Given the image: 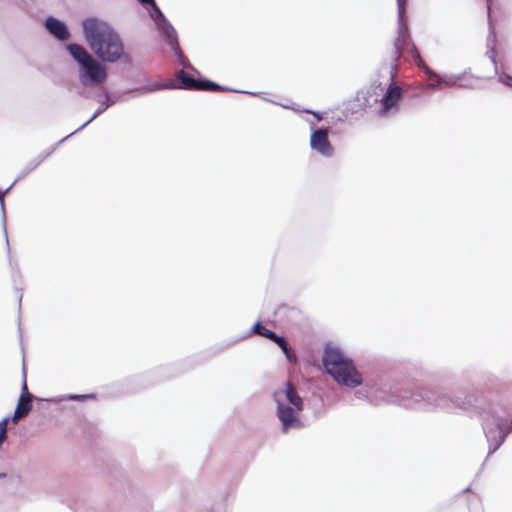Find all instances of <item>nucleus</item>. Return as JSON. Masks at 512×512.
<instances>
[{"mask_svg": "<svg viewBox=\"0 0 512 512\" xmlns=\"http://www.w3.org/2000/svg\"><path fill=\"white\" fill-rule=\"evenodd\" d=\"M323 365L338 383L348 387H356L362 383L361 374L356 370L352 361L337 348L325 349Z\"/></svg>", "mask_w": 512, "mask_h": 512, "instance_id": "obj_3", "label": "nucleus"}, {"mask_svg": "<svg viewBox=\"0 0 512 512\" xmlns=\"http://www.w3.org/2000/svg\"><path fill=\"white\" fill-rule=\"evenodd\" d=\"M405 51L411 52L416 58H420V54L415 45L411 42L409 35L405 31H400L394 42L393 59L397 61Z\"/></svg>", "mask_w": 512, "mask_h": 512, "instance_id": "obj_9", "label": "nucleus"}, {"mask_svg": "<svg viewBox=\"0 0 512 512\" xmlns=\"http://www.w3.org/2000/svg\"><path fill=\"white\" fill-rule=\"evenodd\" d=\"M140 3L142 4H149L151 5L156 11H158L160 13V10L158 9V7L156 6L155 4V1L154 0H138Z\"/></svg>", "mask_w": 512, "mask_h": 512, "instance_id": "obj_19", "label": "nucleus"}, {"mask_svg": "<svg viewBox=\"0 0 512 512\" xmlns=\"http://www.w3.org/2000/svg\"><path fill=\"white\" fill-rule=\"evenodd\" d=\"M253 331L257 335H260L262 337H265L271 341H274L278 335H276L273 331L267 329L265 326H263L261 323L257 322L253 326Z\"/></svg>", "mask_w": 512, "mask_h": 512, "instance_id": "obj_13", "label": "nucleus"}, {"mask_svg": "<svg viewBox=\"0 0 512 512\" xmlns=\"http://www.w3.org/2000/svg\"><path fill=\"white\" fill-rule=\"evenodd\" d=\"M323 365L338 383L348 387H356L362 383L361 374L356 370L352 361L337 348L325 349Z\"/></svg>", "mask_w": 512, "mask_h": 512, "instance_id": "obj_2", "label": "nucleus"}, {"mask_svg": "<svg viewBox=\"0 0 512 512\" xmlns=\"http://www.w3.org/2000/svg\"><path fill=\"white\" fill-rule=\"evenodd\" d=\"M66 49L81 66L80 79L84 85H100L106 81V68L95 60L83 46L71 43L66 46Z\"/></svg>", "mask_w": 512, "mask_h": 512, "instance_id": "obj_5", "label": "nucleus"}, {"mask_svg": "<svg viewBox=\"0 0 512 512\" xmlns=\"http://www.w3.org/2000/svg\"><path fill=\"white\" fill-rule=\"evenodd\" d=\"M6 476H7L6 473L0 472V478H5Z\"/></svg>", "mask_w": 512, "mask_h": 512, "instance_id": "obj_22", "label": "nucleus"}, {"mask_svg": "<svg viewBox=\"0 0 512 512\" xmlns=\"http://www.w3.org/2000/svg\"><path fill=\"white\" fill-rule=\"evenodd\" d=\"M178 80L181 82L182 88L189 90L202 91H223L225 90L219 84L209 80H196L184 70H180L177 74Z\"/></svg>", "mask_w": 512, "mask_h": 512, "instance_id": "obj_7", "label": "nucleus"}, {"mask_svg": "<svg viewBox=\"0 0 512 512\" xmlns=\"http://www.w3.org/2000/svg\"><path fill=\"white\" fill-rule=\"evenodd\" d=\"M310 146L325 157H331L334 153V148L329 141L328 130L325 128L317 129L311 134Z\"/></svg>", "mask_w": 512, "mask_h": 512, "instance_id": "obj_8", "label": "nucleus"}, {"mask_svg": "<svg viewBox=\"0 0 512 512\" xmlns=\"http://www.w3.org/2000/svg\"><path fill=\"white\" fill-rule=\"evenodd\" d=\"M282 393L285 394L287 401L292 405L287 406L281 402L278 399L280 392H275L277 416L282 424V432L287 433L290 429H300L303 427V423L299 418V413L303 409V400L291 382L286 383Z\"/></svg>", "mask_w": 512, "mask_h": 512, "instance_id": "obj_4", "label": "nucleus"}, {"mask_svg": "<svg viewBox=\"0 0 512 512\" xmlns=\"http://www.w3.org/2000/svg\"><path fill=\"white\" fill-rule=\"evenodd\" d=\"M84 37L89 47L103 61L115 62L124 52L119 35L108 24L97 19L83 21Z\"/></svg>", "mask_w": 512, "mask_h": 512, "instance_id": "obj_1", "label": "nucleus"}, {"mask_svg": "<svg viewBox=\"0 0 512 512\" xmlns=\"http://www.w3.org/2000/svg\"><path fill=\"white\" fill-rule=\"evenodd\" d=\"M4 439H2V437H0V446L4 443Z\"/></svg>", "mask_w": 512, "mask_h": 512, "instance_id": "obj_23", "label": "nucleus"}, {"mask_svg": "<svg viewBox=\"0 0 512 512\" xmlns=\"http://www.w3.org/2000/svg\"><path fill=\"white\" fill-rule=\"evenodd\" d=\"M283 353L285 354V356L289 362H291V363L297 362L296 354L291 350L290 347H288L286 351H283Z\"/></svg>", "mask_w": 512, "mask_h": 512, "instance_id": "obj_16", "label": "nucleus"}, {"mask_svg": "<svg viewBox=\"0 0 512 512\" xmlns=\"http://www.w3.org/2000/svg\"><path fill=\"white\" fill-rule=\"evenodd\" d=\"M418 59H419V65H421L424 68V71L427 74V76L429 77V79L436 80V84H432L431 85L432 87H440L442 85V83H445L446 85H450V82L442 80L440 76H438L428 66H426L424 64L423 60L421 59V57Z\"/></svg>", "mask_w": 512, "mask_h": 512, "instance_id": "obj_12", "label": "nucleus"}, {"mask_svg": "<svg viewBox=\"0 0 512 512\" xmlns=\"http://www.w3.org/2000/svg\"><path fill=\"white\" fill-rule=\"evenodd\" d=\"M88 396L86 395H75L72 397V399H84V398H87Z\"/></svg>", "mask_w": 512, "mask_h": 512, "instance_id": "obj_21", "label": "nucleus"}, {"mask_svg": "<svg viewBox=\"0 0 512 512\" xmlns=\"http://www.w3.org/2000/svg\"><path fill=\"white\" fill-rule=\"evenodd\" d=\"M491 1H492V0H487V2H488V8H489V9H490Z\"/></svg>", "mask_w": 512, "mask_h": 512, "instance_id": "obj_24", "label": "nucleus"}, {"mask_svg": "<svg viewBox=\"0 0 512 512\" xmlns=\"http://www.w3.org/2000/svg\"><path fill=\"white\" fill-rule=\"evenodd\" d=\"M32 397L33 396H26V395H20V398L18 400L16 409L14 411L13 415V421L16 423L18 420L24 418L28 415L32 408Z\"/></svg>", "mask_w": 512, "mask_h": 512, "instance_id": "obj_11", "label": "nucleus"}, {"mask_svg": "<svg viewBox=\"0 0 512 512\" xmlns=\"http://www.w3.org/2000/svg\"><path fill=\"white\" fill-rule=\"evenodd\" d=\"M21 395L32 396V394H30L29 391H28L26 379H24V382H23V385H22Z\"/></svg>", "mask_w": 512, "mask_h": 512, "instance_id": "obj_20", "label": "nucleus"}, {"mask_svg": "<svg viewBox=\"0 0 512 512\" xmlns=\"http://www.w3.org/2000/svg\"><path fill=\"white\" fill-rule=\"evenodd\" d=\"M407 0H397L399 14L403 15L405 12V5Z\"/></svg>", "mask_w": 512, "mask_h": 512, "instance_id": "obj_18", "label": "nucleus"}, {"mask_svg": "<svg viewBox=\"0 0 512 512\" xmlns=\"http://www.w3.org/2000/svg\"><path fill=\"white\" fill-rule=\"evenodd\" d=\"M403 98V90L395 83H390L387 90L380 100L379 115L381 117L388 116L391 112L399 109L400 101Z\"/></svg>", "mask_w": 512, "mask_h": 512, "instance_id": "obj_6", "label": "nucleus"}, {"mask_svg": "<svg viewBox=\"0 0 512 512\" xmlns=\"http://www.w3.org/2000/svg\"><path fill=\"white\" fill-rule=\"evenodd\" d=\"M45 26L54 37L61 41L67 40L70 36L66 25L54 17H48Z\"/></svg>", "mask_w": 512, "mask_h": 512, "instance_id": "obj_10", "label": "nucleus"}, {"mask_svg": "<svg viewBox=\"0 0 512 512\" xmlns=\"http://www.w3.org/2000/svg\"><path fill=\"white\" fill-rule=\"evenodd\" d=\"M283 353L285 354V356L289 362H291V363L297 362L296 354L291 350L290 347H288L286 351H283Z\"/></svg>", "mask_w": 512, "mask_h": 512, "instance_id": "obj_17", "label": "nucleus"}, {"mask_svg": "<svg viewBox=\"0 0 512 512\" xmlns=\"http://www.w3.org/2000/svg\"><path fill=\"white\" fill-rule=\"evenodd\" d=\"M273 342L276 343L281 348L282 351H286L287 348L289 347L286 340L281 336H277Z\"/></svg>", "mask_w": 512, "mask_h": 512, "instance_id": "obj_15", "label": "nucleus"}, {"mask_svg": "<svg viewBox=\"0 0 512 512\" xmlns=\"http://www.w3.org/2000/svg\"><path fill=\"white\" fill-rule=\"evenodd\" d=\"M7 425H8V418H4L0 421V437L2 439H7Z\"/></svg>", "mask_w": 512, "mask_h": 512, "instance_id": "obj_14", "label": "nucleus"}]
</instances>
